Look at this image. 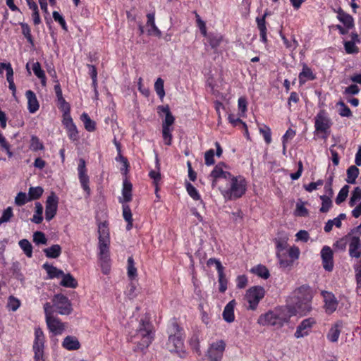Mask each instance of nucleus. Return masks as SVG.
Masks as SVG:
<instances>
[{
	"label": "nucleus",
	"instance_id": "62",
	"mask_svg": "<svg viewBox=\"0 0 361 361\" xmlns=\"http://www.w3.org/2000/svg\"><path fill=\"white\" fill-rule=\"evenodd\" d=\"M53 18L56 22H58L64 30H67V25L63 17L58 12H53Z\"/></svg>",
	"mask_w": 361,
	"mask_h": 361
},
{
	"label": "nucleus",
	"instance_id": "32",
	"mask_svg": "<svg viewBox=\"0 0 361 361\" xmlns=\"http://www.w3.org/2000/svg\"><path fill=\"white\" fill-rule=\"evenodd\" d=\"M46 257L48 258H57L61 254V247L59 245H53L43 250Z\"/></svg>",
	"mask_w": 361,
	"mask_h": 361
},
{
	"label": "nucleus",
	"instance_id": "45",
	"mask_svg": "<svg viewBox=\"0 0 361 361\" xmlns=\"http://www.w3.org/2000/svg\"><path fill=\"white\" fill-rule=\"evenodd\" d=\"M337 106H339L338 114L343 117H350L352 112L349 107L343 102H338Z\"/></svg>",
	"mask_w": 361,
	"mask_h": 361
},
{
	"label": "nucleus",
	"instance_id": "47",
	"mask_svg": "<svg viewBox=\"0 0 361 361\" xmlns=\"http://www.w3.org/2000/svg\"><path fill=\"white\" fill-rule=\"evenodd\" d=\"M361 199V188L356 187L351 193V197L349 201L350 207H353L356 202Z\"/></svg>",
	"mask_w": 361,
	"mask_h": 361
},
{
	"label": "nucleus",
	"instance_id": "7",
	"mask_svg": "<svg viewBox=\"0 0 361 361\" xmlns=\"http://www.w3.org/2000/svg\"><path fill=\"white\" fill-rule=\"evenodd\" d=\"M264 288L259 286H252L247 290L244 300L248 304L247 309L255 310L259 301L264 297Z\"/></svg>",
	"mask_w": 361,
	"mask_h": 361
},
{
	"label": "nucleus",
	"instance_id": "26",
	"mask_svg": "<svg viewBox=\"0 0 361 361\" xmlns=\"http://www.w3.org/2000/svg\"><path fill=\"white\" fill-rule=\"evenodd\" d=\"M132 183L128 180L124 179L123 182L122 196L119 198V202L122 204L124 202H129L132 200Z\"/></svg>",
	"mask_w": 361,
	"mask_h": 361
},
{
	"label": "nucleus",
	"instance_id": "29",
	"mask_svg": "<svg viewBox=\"0 0 361 361\" xmlns=\"http://www.w3.org/2000/svg\"><path fill=\"white\" fill-rule=\"evenodd\" d=\"M62 346L68 350H78L80 347V344L77 338L72 336H66L63 343Z\"/></svg>",
	"mask_w": 361,
	"mask_h": 361
},
{
	"label": "nucleus",
	"instance_id": "52",
	"mask_svg": "<svg viewBox=\"0 0 361 361\" xmlns=\"http://www.w3.org/2000/svg\"><path fill=\"white\" fill-rule=\"evenodd\" d=\"M209 43L212 49H216L222 42V37L219 35H209Z\"/></svg>",
	"mask_w": 361,
	"mask_h": 361
},
{
	"label": "nucleus",
	"instance_id": "16",
	"mask_svg": "<svg viewBox=\"0 0 361 361\" xmlns=\"http://www.w3.org/2000/svg\"><path fill=\"white\" fill-rule=\"evenodd\" d=\"M58 197L54 193H51L46 201L45 219L47 221H51L56 214L58 208Z\"/></svg>",
	"mask_w": 361,
	"mask_h": 361
},
{
	"label": "nucleus",
	"instance_id": "27",
	"mask_svg": "<svg viewBox=\"0 0 361 361\" xmlns=\"http://www.w3.org/2000/svg\"><path fill=\"white\" fill-rule=\"evenodd\" d=\"M147 27H148V34L149 35H154L160 37L161 35V31L156 26L155 24V16L154 13H148L147 15Z\"/></svg>",
	"mask_w": 361,
	"mask_h": 361
},
{
	"label": "nucleus",
	"instance_id": "40",
	"mask_svg": "<svg viewBox=\"0 0 361 361\" xmlns=\"http://www.w3.org/2000/svg\"><path fill=\"white\" fill-rule=\"evenodd\" d=\"M18 244L27 257H31L32 256V246L27 240H20Z\"/></svg>",
	"mask_w": 361,
	"mask_h": 361
},
{
	"label": "nucleus",
	"instance_id": "28",
	"mask_svg": "<svg viewBox=\"0 0 361 361\" xmlns=\"http://www.w3.org/2000/svg\"><path fill=\"white\" fill-rule=\"evenodd\" d=\"M235 305V302L234 300L230 301L224 307L223 312V318L224 319L228 322H233L235 319L234 315V307Z\"/></svg>",
	"mask_w": 361,
	"mask_h": 361
},
{
	"label": "nucleus",
	"instance_id": "42",
	"mask_svg": "<svg viewBox=\"0 0 361 361\" xmlns=\"http://www.w3.org/2000/svg\"><path fill=\"white\" fill-rule=\"evenodd\" d=\"M164 83V82L161 78H158L154 82V90L161 99H162L165 96Z\"/></svg>",
	"mask_w": 361,
	"mask_h": 361
},
{
	"label": "nucleus",
	"instance_id": "17",
	"mask_svg": "<svg viewBox=\"0 0 361 361\" xmlns=\"http://www.w3.org/2000/svg\"><path fill=\"white\" fill-rule=\"evenodd\" d=\"M315 323V320L311 317L302 320L297 327L295 336L300 338L307 336Z\"/></svg>",
	"mask_w": 361,
	"mask_h": 361
},
{
	"label": "nucleus",
	"instance_id": "1",
	"mask_svg": "<svg viewBox=\"0 0 361 361\" xmlns=\"http://www.w3.org/2000/svg\"><path fill=\"white\" fill-rule=\"evenodd\" d=\"M314 291L308 285L296 288L289 296L286 307L292 315H306L312 310V300Z\"/></svg>",
	"mask_w": 361,
	"mask_h": 361
},
{
	"label": "nucleus",
	"instance_id": "8",
	"mask_svg": "<svg viewBox=\"0 0 361 361\" xmlns=\"http://www.w3.org/2000/svg\"><path fill=\"white\" fill-rule=\"evenodd\" d=\"M331 121L325 110H320L314 117L315 131L325 134L326 137L331 126Z\"/></svg>",
	"mask_w": 361,
	"mask_h": 361
},
{
	"label": "nucleus",
	"instance_id": "2",
	"mask_svg": "<svg viewBox=\"0 0 361 361\" xmlns=\"http://www.w3.org/2000/svg\"><path fill=\"white\" fill-rule=\"evenodd\" d=\"M226 181V186L220 188L221 193L226 200L239 199L246 192L247 181L243 176L231 175Z\"/></svg>",
	"mask_w": 361,
	"mask_h": 361
},
{
	"label": "nucleus",
	"instance_id": "37",
	"mask_svg": "<svg viewBox=\"0 0 361 361\" xmlns=\"http://www.w3.org/2000/svg\"><path fill=\"white\" fill-rule=\"evenodd\" d=\"M43 207L39 202L35 203V212L31 219V221L35 224H40L42 220Z\"/></svg>",
	"mask_w": 361,
	"mask_h": 361
},
{
	"label": "nucleus",
	"instance_id": "4",
	"mask_svg": "<svg viewBox=\"0 0 361 361\" xmlns=\"http://www.w3.org/2000/svg\"><path fill=\"white\" fill-rule=\"evenodd\" d=\"M99 259L102 272L107 274L110 269L109 256V233L107 226L104 224L99 225Z\"/></svg>",
	"mask_w": 361,
	"mask_h": 361
},
{
	"label": "nucleus",
	"instance_id": "22",
	"mask_svg": "<svg viewBox=\"0 0 361 361\" xmlns=\"http://www.w3.org/2000/svg\"><path fill=\"white\" fill-rule=\"evenodd\" d=\"M224 165H216L211 173V177L213 178L212 185H214L218 179L228 180L231 174L223 169Z\"/></svg>",
	"mask_w": 361,
	"mask_h": 361
},
{
	"label": "nucleus",
	"instance_id": "3",
	"mask_svg": "<svg viewBox=\"0 0 361 361\" xmlns=\"http://www.w3.org/2000/svg\"><path fill=\"white\" fill-rule=\"evenodd\" d=\"M292 316L286 306L280 307L261 314L258 318L257 323L261 326H273L281 328L288 322Z\"/></svg>",
	"mask_w": 361,
	"mask_h": 361
},
{
	"label": "nucleus",
	"instance_id": "38",
	"mask_svg": "<svg viewBox=\"0 0 361 361\" xmlns=\"http://www.w3.org/2000/svg\"><path fill=\"white\" fill-rule=\"evenodd\" d=\"M81 120L82 121L83 123H84V126H85V128L89 131V132H92L95 130V122L93 121L90 118V116H88L87 114L86 113H83L82 115H81Z\"/></svg>",
	"mask_w": 361,
	"mask_h": 361
},
{
	"label": "nucleus",
	"instance_id": "36",
	"mask_svg": "<svg viewBox=\"0 0 361 361\" xmlns=\"http://www.w3.org/2000/svg\"><path fill=\"white\" fill-rule=\"evenodd\" d=\"M359 175V169L355 166H350L347 170V179L348 183L353 184Z\"/></svg>",
	"mask_w": 361,
	"mask_h": 361
},
{
	"label": "nucleus",
	"instance_id": "58",
	"mask_svg": "<svg viewBox=\"0 0 361 361\" xmlns=\"http://www.w3.org/2000/svg\"><path fill=\"white\" fill-rule=\"evenodd\" d=\"M66 128L67 129L68 135L69 138L73 141L77 140L78 138V133L75 125H71L70 126H68Z\"/></svg>",
	"mask_w": 361,
	"mask_h": 361
},
{
	"label": "nucleus",
	"instance_id": "54",
	"mask_svg": "<svg viewBox=\"0 0 361 361\" xmlns=\"http://www.w3.org/2000/svg\"><path fill=\"white\" fill-rule=\"evenodd\" d=\"M30 148L32 151H38L44 149L42 142L36 136H32Z\"/></svg>",
	"mask_w": 361,
	"mask_h": 361
},
{
	"label": "nucleus",
	"instance_id": "25",
	"mask_svg": "<svg viewBox=\"0 0 361 361\" xmlns=\"http://www.w3.org/2000/svg\"><path fill=\"white\" fill-rule=\"evenodd\" d=\"M316 78L312 69L305 63L302 64V71L299 73L298 80L300 85H303L308 80H313Z\"/></svg>",
	"mask_w": 361,
	"mask_h": 361
},
{
	"label": "nucleus",
	"instance_id": "21",
	"mask_svg": "<svg viewBox=\"0 0 361 361\" xmlns=\"http://www.w3.org/2000/svg\"><path fill=\"white\" fill-rule=\"evenodd\" d=\"M349 255L359 258L361 256V241L359 236L353 235L350 239Z\"/></svg>",
	"mask_w": 361,
	"mask_h": 361
},
{
	"label": "nucleus",
	"instance_id": "33",
	"mask_svg": "<svg viewBox=\"0 0 361 361\" xmlns=\"http://www.w3.org/2000/svg\"><path fill=\"white\" fill-rule=\"evenodd\" d=\"M32 71L34 74L41 80L42 86H46L47 79L44 71L41 68L39 62H35L32 65Z\"/></svg>",
	"mask_w": 361,
	"mask_h": 361
},
{
	"label": "nucleus",
	"instance_id": "19",
	"mask_svg": "<svg viewBox=\"0 0 361 361\" xmlns=\"http://www.w3.org/2000/svg\"><path fill=\"white\" fill-rule=\"evenodd\" d=\"M157 110L160 116L161 113L165 114V118L162 121V128H173V125L175 122V117L172 115L169 106L168 105L159 106Z\"/></svg>",
	"mask_w": 361,
	"mask_h": 361
},
{
	"label": "nucleus",
	"instance_id": "13",
	"mask_svg": "<svg viewBox=\"0 0 361 361\" xmlns=\"http://www.w3.org/2000/svg\"><path fill=\"white\" fill-rule=\"evenodd\" d=\"M226 348V343L223 340L212 343L208 350L207 356L212 361H221Z\"/></svg>",
	"mask_w": 361,
	"mask_h": 361
},
{
	"label": "nucleus",
	"instance_id": "20",
	"mask_svg": "<svg viewBox=\"0 0 361 361\" xmlns=\"http://www.w3.org/2000/svg\"><path fill=\"white\" fill-rule=\"evenodd\" d=\"M4 70L6 71V79L8 82V87L13 92L14 95L16 91V85L13 81V71L11 63H0V74L3 73Z\"/></svg>",
	"mask_w": 361,
	"mask_h": 361
},
{
	"label": "nucleus",
	"instance_id": "61",
	"mask_svg": "<svg viewBox=\"0 0 361 361\" xmlns=\"http://www.w3.org/2000/svg\"><path fill=\"white\" fill-rule=\"evenodd\" d=\"M282 40L286 48L290 50H295L298 46V43L295 38H293L291 40H288L286 37L282 36Z\"/></svg>",
	"mask_w": 361,
	"mask_h": 361
},
{
	"label": "nucleus",
	"instance_id": "6",
	"mask_svg": "<svg viewBox=\"0 0 361 361\" xmlns=\"http://www.w3.org/2000/svg\"><path fill=\"white\" fill-rule=\"evenodd\" d=\"M169 351L177 353L180 357H185L186 352L184 350L183 334L178 325L173 323L166 343Z\"/></svg>",
	"mask_w": 361,
	"mask_h": 361
},
{
	"label": "nucleus",
	"instance_id": "24",
	"mask_svg": "<svg viewBox=\"0 0 361 361\" xmlns=\"http://www.w3.org/2000/svg\"><path fill=\"white\" fill-rule=\"evenodd\" d=\"M337 19L347 28H353L354 27V19L348 13H345L341 8L336 11Z\"/></svg>",
	"mask_w": 361,
	"mask_h": 361
},
{
	"label": "nucleus",
	"instance_id": "51",
	"mask_svg": "<svg viewBox=\"0 0 361 361\" xmlns=\"http://www.w3.org/2000/svg\"><path fill=\"white\" fill-rule=\"evenodd\" d=\"M173 128H162V137L166 145H171L172 142V132Z\"/></svg>",
	"mask_w": 361,
	"mask_h": 361
},
{
	"label": "nucleus",
	"instance_id": "35",
	"mask_svg": "<svg viewBox=\"0 0 361 361\" xmlns=\"http://www.w3.org/2000/svg\"><path fill=\"white\" fill-rule=\"evenodd\" d=\"M218 268H219V272H218V276H219V291L221 293H224L226 290L227 289V280L225 277L224 273V267L222 265H220L218 264Z\"/></svg>",
	"mask_w": 361,
	"mask_h": 361
},
{
	"label": "nucleus",
	"instance_id": "50",
	"mask_svg": "<svg viewBox=\"0 0 361 361\" xmlns=\"http://www.w3.org/2000/svg\"><path fill=\"white\" fill-rule=\"evenodd\" d=\"M344 48L347 54H356L359 51L358 47L356 46L355 41H345L344 42Z\"/></svg>",
	"mask_w": 361,
	"mask_h": 361
},
{
	"label": "nucleus",
	"instance_id": "5",
	"mask_svg": "<svg viewBox=\"0 0 361 361\" xmlns=\"http://www.w3.org/2000/svg\"><path fill=\"white\" fill-rule=\"evenodd\" d=\"M154 337L153 326L147 316L142 318L135 334L131 338L132 342L137 344L140 350L147 348Z\"/></svg>",
	"mask_w": 361,
	"mask_h": 361
},
{
	"label": "nucleus",
	"instance_id": "49",
	"mask_svg": "<svg viewBox=\"0 0 361 361\" xmlns=\"http://www.w3.org/2000/svg\"><path fill=\"white\" fill-rule=\"evenodd\" d=\"M33 242L36 245H45L47 243V239L44 233L36 231L33 234Z\"/></svg>",
	"mask_w": 361,
	"mask_h": 361
},
{
	"label": "nucleus",
	"instance_id": "11",
	"mask_svg": "<svg viewBox=\"0 0 361 361\" xmlns=\"http://www.w3.org/2000/svg\"><path fill=\"white\" fill-rule=\"evenodd\" d=\"M276 257L281 268H287L292 265V261H289L286 257V250L288 247L287 241L285 240H276Z\"/></svg>",
	"mask_w": 361,
	"mask_h": 361
},
{
	"label": "nucleus",
	"instance_id": "15",
	"mask_svg": "<svg viewBox=\"0 0 361 361\" xmlns=\"http://www.w3.org/2000/svg\"><path fill=\"white\" fill-rule=\"evenodd\" d=\"M323 268L327 271H331L334 269V252L332 249L327 245L322 247L321 252Z\"/></svg>",
	"mask_w": 361,
	"mask_h": 361
},
{
	"label": "nucleus",
	"instance_id": "10",
	"mask_svg": "<svg viewBox=\"0 0 361 361\" xmlns=\"http://www.w3.org/2000/svg\"><path fill=\"white\" fill-rule=\"evenodd\" d=\"M44 335L40 328H35V341L33 343V350L35 353V361H44Z\"/></svg>",
	"mask_w": 361,
	"mask_h": 361
},
{
	"label": "nucleus",
	"instance_id": "64",
	"mask_svg": "<svg viewBox=\"0 0 361 361\" xmlns=\"http://www.w3.org/2000/svg\"><path fill=\"white\" fill-rule=\"evenodd\" d=\"M354 269L355 271V279L357 282V290L359 291V289L361 288V264L355 265Z\"/></svg>",
	"mask_w": 361,
	"mask_h": 361
},
{
	"label": "nucleus",
	"instance_id": "34",
	"mask_svg": "<svg viewBox=\"0 0 361 361\" xmlns=\"http://www.w3.org/2000/svg\"><path fill=\"white\" fill-rule=\"evenodd\" d=\"M62 280L60 283V284L62 286L67 287V288H76L78 286V283L76 280L73 278L72 275L70 274H65L63 273V275H62Z\"/></svg>",
	"mask_w": 361,
	"mask_h": 361
},
{
	"label": "nucleus",
	"instance_id": "46",
	"mask_svg": "<svg viewBox=\"0 0 361 361\" xmlns=\"http://www.w3.org/2000/svg\"><path fill=\"white\" fill-rule=\"evenodd\" d=\"M128 276L131 279L137 276V269L135 267L134 260L132 257L128 259Z\"/></svg>",
	"mask_w": 361,
	"mask_h": 361
},
{
	"label": "nucleus",
	"instance_id": "55",
	"mask_svg": "<svg viewBox=\"0 0 361 361\" xmlns=\"http://www.w3.org/2000/svg\"><path fill=\"white\" fill-rule=\"evenodd\" d=\"M20 26L22 28V33L25 36V37L27 39V42L30 44L33 43L32 37L31 35V30L29 27V25L27 23H20Z\"/></svg>",
	"mask_w": 361,
	"mask_h": 361
},
{
	"label": "nucleus",
	"instance_id": "9",
	"mask_svg": "<svg viewBox=\"0 0 361 361\" xmlns=\"http://www.w3.org/2000/svg\"><path fill=\"white\" fill-rule=\"evenodd\" d=\"M52 303L56 312L60 314L68 315L72 312L73 308L71 301L62 294L55 295L52 299Z\"/></svg>",
	"mask_w": 361,
	"mask_h": 361
},
{
	"label": "nucleus",
	"instance_id": "48",
	"mask_svg": "<svg viewBox=\"0 0 361 361\" xmlns=\"http://www.w3.org/2000/svg\"><path fill=\"white\" fill-rule=\"evenodd\" d=\"M43 193V189L41 187H31L29 189L28 196L30 200H37Z\"/></svg>",
	"mask_w": 361,
	"mask_h": 361
},
{
	"label": "nucleus",
	"instance_id": "14",
	"mask_svg": "<svg viewBox=\"0 0 361 361\" xmlns=\"http://www.w3.org/2000/svg\"><path fill=\"white\" fill-rule=\"evenodd\" d=\"M78 173L81 187L89 195L90 194V188L89 187V176L87 173L85 161L83 159H80L79 160Z\"/></svg>",
	"mask_w": 361,
	"mask_h": 361
},
{
	"label": "nucleus",
	"instance_id": "12",
	"mask_svg": "<svg viewBox=\"0 0 361 361\" xmlns=\"http://www.w3.org/2000/svg\"><path fill=\"white\" fill-rule=\"evenodd\" d=\"M321 295L323 298L325 312L328 314L334 313L337 310L339 302L335 295L327 290H322Z\"/></svg>",
	"mask_w": 361,
	"mask_h": 361
},
{
	"label": "nucleus",
	"instance_id": "41",
	"mask_svg": "<svg viewBox=\"0 0 361 361\" xmlns=\"http://www.w3.org/2000/svg\"><path fill=\"white\" fill-rule=\"evenodd\" d=\"M320 199L322 200V207L319 211L322 213H326L332 206V201L330 197L326 195H321Z\"/></svg>",
	"mask_w": 361,
	"mask_h": 361
},
{
	"label": "nucleus",
	"instance_id": "60",
	"mask_svg": "<svg viewBox=\"0 0 361 361\" xmlns=\"http://www.w3.org/2000/svg\"><path fill=\"white\" fill-rule=\"evenodd\" d=\"M288 254L290 257V259L289 261H292V263L294 260L298 259L300 256V250L296 246H292L288 250Z\"/></svg>",
	"mask_w": 361,
	"mask_h": 361
},
{
	"label": "nucleus",
	"instance_id": "30",
	"mask_svg": "<svg viewBox=\"0 0 361 361\" xmlns=\"http://www.w3.org/2000/svg\"><path fill=\"white\" fill-rule=\"evenodd\" d=\"M341 325L340 324L337 323L333 325L326 335L327 339L332 343L337 342L341 334Z\"/></svg>",
	"mask_w": 361,
	"mask_h": 361
},
{
	"label": "nucleus",
	"instance_id": "23",
	"mask_svg": "<svg viewBox=\"0 0 361 361\" xmlns=\"http://www.w3.org/2000/svg\"><path fill=\"white\" fill-rule=\"evenodd\" d=\"M25 97L27 99V109L29 112L31 114L35 113L39 108V104L36 94L33 91L27 90L25 92Z\"/></svg>",
	"mask_w": 361,
	"mask_h": 361
},
{
	"label": "nucleus",
	"instance_id": "43",
	"mask_svg": "<svg viewBox=\"0 0 361 361\" xmlns=\"http://www.w3.org/2000/svg\"><path fill=\"white\" fill-rule=\"evenodd\" d=\"M349 192V186L345 185H344L339 191L336 198V203L337 204H341L343 202H344L348 197Z\"/></svg>",
	"mask_w": 361,
	"mask_h": 361
},
{
	"label": "nucleus",
	"instance_id": "31",
	"mask_svg": "<svg viewBox=\"0 0 361 361\" xmlns=\"http://www.w3.org/2000/svg\"><path fill=\"white\" fill-rule=\"evenodd\" d=\"M43 268L46 270L50 279L59 278L63 275V271L62 270L59 269L56 267L48 263L44 264Z\"/></svg>",
	"mask_w": 361,
	"mask_h": 361
},
{
	"label": "nucleus",
	"instance_id": "57",
	"mask_svg": "<svg viewBox=\"0 0 361 361\" xmlns=\"http://www.w3.org/2000/svg\"><path fill=\"white\" fill-rule=\"evenodd\" d=\"M187 192L189 195L195 200H200V195L197 192V189L190 183H188L186 185Z\"/></svg>",
	"mask_w": 361,
	"mask_h": 361
},
{
	"label": "nucleus",
	"instance_id": "53",
	"mask_svg": "<svg viewBox=\"0 0 361 361\" xmlns=\"http://www.w3.org/2000/svg\"><path fill=\"white\" fill-rule=\"evenodd\" d=\"M259 132L262 135L264 141L267 144H269L271 142V132L269 127L267 126H263L259 128Z\"/></svg>",
	"mask_w": 361,
	"mask_h": 361
},
{
	"label": "nucleus",
	"instance_id": "56",
	"mask_svg": "<svg viewBox=\"0 0 361 361\" xmlns=\"http://www.w3.org/2000/svg\"><path fill=\"white\" fill-rule=\"evenodd\" d=\"M28 195L25 192H19L15 198V202L18 206H22L30 201Z\"/></svg>",
	"mask_w": 361,
	"mask_h": 361
},
{
	"label": "nucleus",
	"instance_id": "44",
	"mask_svg": "<svg viewBox=\"0 0 361 361\" xmlns=\"http://www.w3.org/2000/svg\"><path fill=\"white\" fill-rule=\"evenodd\" d=\"M20 305V300L14 296H9L8 298L7 307L13 312L16 311Z\"/></svg>",
	"mask_w": 361,
	"mask_h": 361
},
{
	"label": "nucleus",
	"instance_id": "63",
	"mask_svg": "<svg viewBox=\"0 0 361 361\" xmlns=\"http://www.w3.org/2000/svg\"><path fill=\"white\" fill-rule=\"evenodd\" d=\"M13 216V212L11 207L6 209L2 216L0 217V225L3 223L8 222Z\"/></svg>",
	"mask_w": 361,
	"mask_h": 361
},
{
	"label": "nucleus",
	"instance_id": "59",
	"mask_svg": "<svg viewBox=\"0 0 361 361\" xmlns=\"http://www.w3.org/2000/svg\"><path fill=\"white\" fill-rule=\"evenodd\" d=\"M204 161H205V164L207 166H211L214 164L215 161H214V149H210L205 152Z\"/></svg>",
	"mask_w": 361,
	"mask_h": 361
},
{
	"label": "nucleus",
	"instance_id": "18",
	"mask_svg": "<svg viewBox=\"0 0 361 361\" xmlns=\"http://www.w3.org/2000/svg\"><path fill=\"white\" fill-rule=\"evenodd\" d=\"M46 322L48 329L54 335H61L66 329V324L57 317L48 318Z\"/></svg>",
	"mask_w": 361,
	"mask_h": 361
},
{
	"label": "nucleus",
	"instance_id": "39",
	"mask_svg": "<svg viewBox=\"0 0 361 361\" xmlns=\"http://www.w3.org/2000/svg\"><path fill=\"white\" fill-rule=\"evenodd\" d=\"M252 272L257 275L258 276L267 279L269 277V271L266 267L263 265H258L252 269Z\"/></svg>",
	"mask_w": 361,
	"mask_h": 361
}]
</instances>
